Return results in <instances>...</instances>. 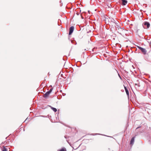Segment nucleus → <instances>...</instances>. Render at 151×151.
Here are the masks:
<instances>
[{"label":"nucleus","mask_w":151,"mask_h":151,"mask_svg":"<svg viewBox=\"0 0 151 151\" xmlns=\"http://www.w3.org/2000/svg\"><path fill=\"white\" fill-rule=\"evenodd\" d=\"M109 22L108 24H109L110 25L112 26L115 27L116 26V23H118V22L117 21H115L112 18H109L107 19Z\"/></svg>","instance_id":"nucleus-1"},{"label":"nucleus","mask_w":151,"mask_h":151,"mask_svg":"<svg viewBox=\"0 0 151 151\" xmlns=\"http://www.w3.org/2000/svg\"><path fill=\"white\" fill-rule=\"evenodd\" d=\"M116 26L115 27L116 28V30H118V32L121 35L123 34L124 33V30L123 28H121L118 23H116Z\"/></svg>","instance_id":"nucleus-2"},{"label":"nucleus","mask_w":151,"mask_h":151,"mask_svg":"<svg viewBox=\"0 0 151 151\" xmlns=\"http://www.w3.org/2000/svg\"><path fill=\"white\" fill-rule=\"evenodd\" d=\"M136 46L139 49L141 50V51L144 54H146L147 51L146 49L138 46L136 45Z\"/></svg>","instance_id":"nucleus-3"},{"label":"nucleus","mask_w":151,"mask_h":151,"mask_svg":"<svg viewBox=\"0 0 151 151\" xmlns=\"http://www.w3.org/2000/svg\"><path fill=\"white\" fill-rule=\"evenodd\" d=\"M52 89L53 88H51L49 91L46 92L44 95V97L45 98H47L49 96L50 93L51 92Z\"/></svg>","instance_id":"nucleus-4"},{"label":"nucleus","mask_w":151,"mask_h":151,"mask_svg":"<svg viewBox=\"0 0 151 151\" xmlns=\"http://www.w3.org/2000/svg\"><path fill=\"white\" fill-rule=\"evenodd\" d=\"M74 29V27L72 26L70 28L69 35H71L73 32Z\"/></svg>","instance_id":"nucleus-5"},{"label":"nucleus","mask_w":151,"mask_h":151,"mask_svg":"<svg viewBox=\"0 0 151 151\" xmlns=\"http://www.w3.org/2000/svg\"><path fill=\"white\" fill-rule=\"evenodd\" d=\"M144 25L145 26H146L147 28H149L150 27V24L148 22H145L144 23Z\"/></svg>","instance_id":"nucleus-6"},{"label":"nucleus","mask_w":151,"mask_h":151,"mask_svg":"<svg viewBox=\"0 0 151 151\" xmlns=\"http://www.w3.org/2000/svg\"><path fill=\"white\" fill-rule=\"evenodd\" d=\"M135 138V137H133L131 139L130 141V145H132L134 144Z\"/></svg>","instance_id":"nucleus-7"},{"label":"nucleus","mask_w":151,"mask_h":151,"mask_svg":"<svg viewBox=\"0 0 151 151\" xmlns=\"http://www.w3.org/2000/svg\"><path fill=\"white\" fill-rule=\"evenodd\" d=\"M122 4L123 5H125L127 3V1L126 0H122Z\"/></svg>","instance_id":"nucleus-8"},{"label":"nucleus","mask_w":151,"mask_h":151,"mask_svg":"<svg viewBox=\"0 0 151 151\" xmlns=\"http://www.w3.org/2000/svg\"><path fill=\"white\" fill-rule=\"evenodd\" d=\"M124 88L126 91V93L128 95H129V91L126 88V87H124Z\"/></svg>","instance_id":"nucleus-9"},{"label":"nucleus","mask_w":151,"mask_h":151,"mask_svg":"<svg viewBox=\"0 0 151 151\" xmlns=\"http://www.w3.org/2000/svg\"><path fill=\"white\" fill-rule=\"evenodd\" d=\"M58 151H66V150L65 148L63 147L61 149L58 150Z\"/></svg>","instance_id":"nucleus-10"},{"label":"nucleus","mask_w":151,"mask_h":151,"mask_svg":"<svg viewBox=\"0 0 151 151\" xmlns=\"http://www.w3.org/2000/svg\"><path fill=\"white\" fill-rule=\"evenodd\" d=\"M51 109L55 112H56L57 111V109H56L55 108H54V107H51Z\"/></svg>","instance_id":"nucleus-11"},{"label":"nucleus","mask_w":151,"mask_h":151,"mask_svg":"<svg viewBox=\"0 0 151 151\" xmlns=\"http://www.w3.org/2000/svg\"><path fill=\"white\" fill-rule=\"evenodd\" d=\"M2 151H7L6 149L4 147V148L2 149Z\"/></svg>","instance_id":"nucleus-12"},{"label":"nucleus","mask_w":151,"mask_h":151,"mask_svg":"<svg viewBox=\"0 0 151 151\" xmlns=\"http://www.w3.org/2000/svg\"><path fill=\"white\" fill-rule=\"evenodd\" d=\"M110 5H109V6H109V7H110Z\"/></svg>","instance_id":"nucleus-13"},{"label":"nucleus","mask_w":151,"mask_h":151,"mask_svg":"<svg viewBox=\"0 0 151 151\" xmlns=\"http://www.w3.org/2000/svg\"><path fill=\"white\" fill-rule=\"evenodd\" d=\"M150 43H151V42H150Z\"/></svg>","instance_id":"nucleus-14"}]
</instances>
